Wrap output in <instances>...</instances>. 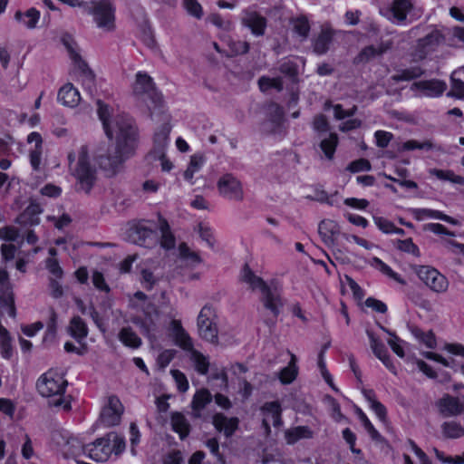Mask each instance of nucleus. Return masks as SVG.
<instances>
[{
	"instance_id": "58",
	"label": "nucleus",
	"mask_w": 464,
	"mask_h": 464,
	"mask_svg": "<svg viewBox=\"0 0 464 464\" xmlns=\"http://www.w3.org/2000/svg\"><path fill=\"white\" fill-rule=\"evenodd\" d=\"M408 443L411 450L419 459L420 464H432L428 455L417 445V443L413 440L409 439Z\"/></svg>"
},
{
	"instance_id": "35",
	"label": "nucleus",
	"mask_w": 464,
	"mask_h": 464,
	"mask_svg": "<svg viewBox=\"0 0 464 464\" xmlns=\"http://www.w3.org/2000/svg\"><path fill=\"white\" fill-rule=\"evenodd\" d=\"M204 161H205V160L202 155H199V154L192 155L190 158L189 164H188L187 169L184 171V179L187 181L193 183L192 179H193L194 174L201 169V167L204 164Z\"/></svg>"
},
{
	"instance_id": "23",
	"label": "nucleus",
	"mask_w": 464,
	"mask_h": 464,
	"mask_svg": "<svg viewBox=\"0 0 464 464\" xmlns=\"http://www.w3.org/2000/svg\"><path fill=\"white\" fill-rule=\"evenodd\" d=\"M68 333L78 343H81L88 335V327L80 316H73L70 321Z\"/></svg>"
},
{
	"instance_id": "39",
	"label": "nucleus",
	"mask_w": 464,
	"mask_h": 464,
	"mask_svg": "<svg viewBox=\"0 0 464 464\" xmlns=\"http://www.w3.org/2000/svg\"><path fill=\"white\" fill-rule=\"evenodd\" d=\"M310 436L311 431L304 426L295 427L285 431V439L288 444H294L298 440Z\"/></svg>"
},
{
	"instance_id": "16",
	"label": "nucleus",
	"mask_w": 464,
	"mask_h": 464,
	"mask_svg": "<svg viewBox=\"0 0 464 464\" xmlns=\"http://www.w3.org/2000/svg\"><path fill=\"white\" fill-rule=\"evenodd\" d=\"M213 425L217 430L223 432L227 438L231 437L238 429L239 420L237 417L228 418L223 413L213 416Z\"/></svg>"
},
{
	"instance_id": "25",
	"label": "nucleus",
	"mask_w": 464,
	"mask_h": 464,
	"mask_svg": "<svg viewBox=\"0 0 464 464\" xmlns=\"http://www.w3.org/2000/svg\"><path fill=\"white\" fill-rule=\"evenodd\" d=\"M212 401V395L207 389L198 391L192 399L191 407L193 415L196 418L200 417L201 411Z\"/></svg>"
},
{
	"instance_id": "51",
	"label": "nucleus",
	"mask_w": 464,
	"mask_h": 464,
	"mask_svg": "<svg viewBox=\"0 0 464 464\" xmlns=\"http://www.w3.org/2000/svg\"><path fill=\"white\" fill-rule=\"evenodd\" d=\"M376 146L382 149L388 147L393 138L392 133L386 130H376L374 132Z\"/></svg>"
},
{
	"instance_id": "6",
	"label": "nucleus",
	"mask_w": 464,
	"mask_h": 464,
	"mask_svg": "<svg viewBox=\"0 0 464 464\" xmlns=\"http://www.w3.org/2000/svg\"><path fill=\"white\" fill-rule=\"evenodd\" d=\"M414 272L418 278L432 292L442 294L448 290L449 280L437 268L426 265H418L415 266Z\"/></svg>"
},
{
	"instance_id": "10",
	"label": "nucleus",
	"mask_w": 464,
	"mask_h": 464,
	"mask_svg": "<svg viewBox=\"0 0 464 464\" xmlns=\"http://www.w3.org/2000/svg\"><path fill=\"white\" fill-rule=\"evenodd\" d=\"M260 302L263 307L269 311L274 317L279 315L284 305L280 290L274 284H270V285L261 293Z\"/></svg>"
},
{
	"instance_id": "7",
	"label": "nucleus",
	"mask_w": 464,
	"mask_h": 464,
	"mask_svg": "<svg viewBox=\"0 0 464 464\" xmlns=\"http://www.w3.org/2000/svg\"><path fill=\"white\" fill-rule=\"evenodd\" d=\"M216 320V313L209 305L202 307L197 319L198 335L203 340L215 344L218 341V330Z\"/></svg>"
},
{
	"instance_id": "17",
	"label": "nucleus",
	"mask_w": 464,
	"mask_h": 464,
	"mask_svg": "<svg viewBox=\"0 0 464 464\" xmlns=\"http://www.w3.org/2000/svg\"><path fill=\"white\" fill-rule=\"evenodd\" d=\"M170 327L175 344L188 353L192 351L194 349L192 339L182 327L180 321L173 320Z\"/></svg>"
},
{
	"instance_id": "37",
	"label": "nucleus",
	"mask_w": 464,
	"mask_h": 464,
	"mask_svg": "<svg viewBox=\"0 0 464 464\" xmlns=\"http://www.w3.org/2000/svg\"><path fill=\"white\" fill-rule=\"evenodd\" d=\"M396 248L401 252L411 254L413 256L419 257L420 251L419 246L413 242L411 237L406 239H396L394 241Z\"/></svg>"
},
{
	"instance_id": "20",
	"label": "nucleus",
	"mask_w": 464,
	"mask_h": 464,
	"mask_svg": "<svg viewBox=\"0 0 464 464\" xmlns=\"http://www.w3.org/2000/svg\"><path fill=\"white\" fill-rule=\"evenodd\" d=\"M57 99L63 105L73 108L79 104L81 96L72 83H66L59 90Z\"/></svg>"
},
{
	"instance_id": "4",
	"label": "nucleus",
	"mask_w": 464,
	"mask_h": 464,
	"mask_svg": "<svg viewBox=\"0 0 464 464\" xmlns=\"http://www.w3.org/2000/svg\"><path fill=\"white\" fill-rule=\"evenodd\" d=\"M132 92L145 104L151 115L160 111L163 103L162 97L157 92L152 78L147 73L139 72L136 74Z\"/></svg>"
},
{
	"instance_id": "2",
	"label": "nucleus",
	"mask_w": 464,
	"mask_h": 464,
	"mask_svg": "<svg viewBox=\"0 0 464 464\" xmlns=\"http://www.w3.org/2000/svg\"><path fill=\"white\" fill-rule=\"evenodd\" d=\"M67 160L69 173L75 179V190L90 194L98 180V171L91 161L88 147L81 146L77 156L72 150L68 152Z\"/></svg>"
},
{
	"instance_id": "36",
	"label": "nucleus",
	"mask_w": 464,
	"mask_h": 464,
	"mask_svg": "<svg viewBox=\"0 0 464 464\" xmlns=\"http://www.w3.org/2000/svg\"><path fill=\"white\" fill-rule=\"evenodd\" d=\"M441 429L443 435L449 439H459L464 436V428L456 421H445Z\"/></svg>"
},
{
	"instance_id": "50",
	"label": "nucleus",
	"mask_w": 464,
	"mask_h": 464,
	"mask_svg": "<svg viewBox=\"0 0 464 464\" xmlns=\"http://www.w3.org/2000/svg\"><path fill=\"white\" fill-rule=\"evenodd\" d=\"M334 38V31L321 26V55L327 53Z\"/></svg>"
},
{
	"instance_id": "18",
	"label": "nucleus",
	"mask_w": 464,
	"mask_h": 464,
	"mask_svg": "<svg viewBox=\"0 0 464 464\" xmlns=\"http://www.w3.org/2000/svg\"><path fill=\"white\" fill-rule=\"evenodd\" d=\"M395 73L392 76V79L396 82H410L423 76L426 72L420 65H412L408 68L394 67Z\"/></svg>"
},
{
	"instance_id": "32",
	"label": "nucleus",
	"mask_w": 464,
	"mask_h": 464,
	"mask_svg": "<svg viewBox=\"0 0 464 464\" xmlns=\"http://www.w3.org/2000/svg\"><path fill=\"white\" fill-rule=\"evenodd\" d=\"M430 174L440 180L450 181L453 184L464 186V177L455 174L451 169H432Z\"/></svg>"
},
{
	"instance_id": "9",
	"label": "nucleus",
	"mask_w": 464,
	"mask_h": 464,
	"mask_svg": "<svg viewBox=\"0 0 464 464\" xmlns=\"http://www.w3.org/2000/svg\"><path fill=\"white\" fill-rule=\"evenodd\" d=\"M123 413V405L116 396H110L108 403L102 408L100 421L106 427L118 425Z\"/></svg>"
},
{
	"instance_id": "14",
	"label": "nucleus",
	"mask_w": 464,
	"mask_h": 464,
	"mask_svg": "<svg viewBox=\"0 0 464 464\" xmlns=\"http://www.w3.org/2000/svg\"><path fill=\"white\" fill-rule=\"evenodd\" d=\"M241 23L247 27L255 36L265 34L266 28V19L254 10H244L242 13Z\"/></svg>"
},
{
	"instance_id": "42",
	"label": "nucleus",
	"mask_w": 464,
	"mask_h": 464,
	"mask_svg": "<svg viewBox=\"0 0 464 464\" xmlns=\"http://www.w3.org/2000/svg\"><path fill=\"white\" fill-rule=\"evenodd\" d=\"M161 231V246L166 249H171L175 246V237L169 231V226L166 220H161L160 224Z\"/></svg>"
},
{
	"instance_id": "49",
	"label": "nucleus",
	"mask_w": 464,
	"mask_h": 464,
	"mask_svg": "<svg viewBox=\"0 0 464 464\" xmlns=\"http://www.w3.org/2000/svg\"><path fill=\"white\" fill-rule=\"evenodd\" d=\"M342 434L343 440L349 445L350 450L355 455L361 454L362 450L355 447L357 440L355 433L350 428H345Z\"/></svg>"
},
{
	"instance_id": "22",
	"label": "nucleus",
	"mask_w": 464,
	"mask_h": 464,
	"mask_svg": "<svg viewBox=\"0 0 464 464\" xmlns=\"http://www.w3.org/2000/svg\"><path fill=\"white\" fill-rule=\"evenodd\" d=\"M363 394L369 403L370 409L374 412L376 417L382 422L387 421V408L384 404L377 400L375 392L373 390H365Z\"/></svg>"
},
{
	"instance_id": "56",
	"label": "nucleus",
	"mask_w": 464,
	"mask_h": 464,
	"mask_svg": "<svg viewBox=\"0 0 464 464\" xmlns=\"http://www.w3.org/2000/svg\"><path fill=\"white\" fill-rule=\"evenodd\" d=\"M19 231L17 228L6 226L0 228V239L5 241H15L18 238Z\"/></svg>"
},
{
	"instance_id": "48",
	"label": "nucleus",
	"mask_w": 464,
	"mask_h": 464,
	"mask_svg": "<svg viewBox=\"0 0 464 464\" xmlns=\"http://www.w3.org/2000/svg\"><path fill=\"white\" fill-rule=\"evenodd\" d=\"M182 5L190 15L198 19H200L202 17V7L197 0H183Z\"/></svg>"
},
{
	"instance_id": "43",
	"label": "nucleus",
	"mask_w": 464,
	"mask_h": 464,
	"mask_svg": "<svg viewBox=\"0 0 464 464\" xmlns=\"http://www.w3.org/2000/svg\"><path fill=\"white\" fill-rule=\"evenodd\" d=\"M180 257L190 266H196L201 263V258L197 252L190 250L187 244L182 243L179 246Z\"/></svg>"
},
{
	"instance_id": "3",
	"label": "nucleus",
	"mask_w": 464,
	"mask_h": 464,
	"mask_svg": "<svg viewBox=\"0 0 464 464\" xmlns=\"http://www.w3.org/2000/svg\"><path fill=\"white\" fill-rule=\"evenodd\" d=\"M67 381L56 372L48 371L37 381L36 387L43 397L49 399V404L62 408L64 411L71 410L69 396H65Z\"/></svg>"
},
{
	"instance_id": "45",
	"label": "nucleus",
	"mask_w": 464,
	"mask_h": 464,
	"mask_svg": "<svg viewBox=\"0 0 464 464\" xmlns=\"http://www.w3.org/2000/svg\"><path fill=\"white\" fill-rule=\"evenodd\" d=\"M324 404L328 405L331 410V417L337 422L344 419V415L342 413L339 402L330 395H324L323 398Z\"/></svg>"
},
{
	"instance_id": "11",
	"label": "nucleus",
	"mask_w": 464,
	"mask_h": 464,
	"mask_svg": "<svg viewBox=\"0 0 464 464\" xmlns=\"http://www.w3.org/2000/svg\"><path fill=\"white\" fill-rule=\"evenodd\" d=\"M82 450L83 454H87L93 460L101 462L106 461L113 452L108 436L100 438L92 444L82 446Z\"/></svg>"
},
{
	"instance_id": "40",
	"label": "nucleus",
	"mask_w": 464,
	"mask_h": 464,
	"mask_svg": "<svg viewBox=\"0 0 464 464\" xmlns=\"http://www.w3.org/2000/svg\"><path fill=\"white\" fill-rule=\"evenodd\" d=\"M330 346V343H324L321 346V378L324 379V381L329 385V387L336 393H339L340 391L336 387V385L334 382V379L332 374L329 372L325 362L323 361V353L324 350L328 349Z\"/></svg>"
},
{
	"instance_id": "41",
	"label": "nucleus",
	"mask_w": 464,
	"mask_h": 464,
	"mask_svg": "<svg viewBox=\"0 0 464 464\" xmlns=\"http://www.w3.org/2000/svg\"><path fill=\"white\" fill-rule=\"evenodd\" d=\"M297 376V368L295 366V358L293 357L289 364L283 368L279 372V380L283 384L293 382Z\"/></svg>"
},
{
	"instance_id": "8",
	"label": "nucleus",
	"mask_w": 464,
	"mask_h": 464,
	"mask_svg": "<svg viewBox=\"0 0 464 464\" xmlns=\"http://www.w3.org/2000/svg\"><path fill=\"white\" fill-rule=\"evenodd\" d=\"M218 194L228 200L242 201L244 188L241 181L233 174H223L217 182Z\"/></svg>"
},
{
	"instance_id": "29",
	"label": "nucleus",
	"mask_w": 464,
	"mask_h": 464,
	"mask_svg": "<svg viewBox=\"0 0 464 464\" xmlns=\"http://www.w3.org/2000/svg\"><path fill=\"white\" fill-rule=\"evenodd\" d=\"M406 296L409 301H411L414 305L423 309L425 311H430L431 309V304L430 300H428L424 294L420 290L411 287L406 290Z\"/></svg>"
},
{
	"instance_id": "1",
	"label": "nucleus",
	"mask_w": 464,
	"mask_h": 464,
	"mask_svg": "<svg viewBox=\"0 0 464 464\" xmlns=\"http://www.w3.org/2000/svg\"><path fill=\"white\" fill-rule=\"evenodd\" d=\"M98 116L102 122L106 136L115 140V147L106 153H97L96 161L109 176L117 174L123 162L129 159L137 147L138 130L133 120L125 114H114L110 108L97 101Z\"/></svg>"
},
{
	"instance_id": "57",
	"label": "nucleus",
	"mask_w": 464,
	"mask_h": 464,
	"mask_svg": "<svg viewBox=\"0 0 464 464\" xmlns=\"http://www.w3.org/2000/svg\"><path fill=\"white\" fill-rule=\"evenodd\" d=\"M449 96H453L457 99L464 98V82L460 79H452L451 90L448 93Z\"/></svg>"
},
{
	"instance_id": "28",
	"label": "nucleus",
	"mask_w": 464,
	"mask_h": 464,
	"mask_svg": "<svg viewBox=\"0 0 464 464\" xmlns=\"http://www.w3.org/2000/svg\"><path fill=\"white\" fill-rule=\"evenodd\" d=\"M411 8L412 4L410 0H393L391 11L398 22H403L406 20L407 14Z\"/></svg>"
},
{
	"instance_id": "27",
	"label": "nucleus",
	"mask_w": 464,
	"mask_h": 464,
	"mask_svg": "<svg viewBox=\"0 0 464 464\" xmlns=\"http://www.w3.org/2000/svg\"><path fill=\"white\" fill-rule=\"evenodd\" d=\"M386 51V48L382 44L380 46H374L372 44L363 47L360 53L354 58L355 63H368L372 59L382 55Z\"/></svg>"
},
{
	"instance_id": "13",
	"label": "nucleus",
	"mask_w": 464,
	"mask_h": 464,
	"mask_svg": "<svg viewBox=\"0 0 464 464\" xmlns=\"http://www.w3.org/2000/svg\"><path fill=\"white\" fill-rule=\"evenodd\" d=\"M411 88L420 92L426 97L439 98L447 90V84L442 80L430 79L414 82Z\"/></svg>"
},
{
	"instance_id": "59",
	"label": "nucleus",
	"mask_w": 464,
	"mask_h": 464,
	"mask_svg": "<svg viewBox=\"0 0 464 464\" xmlns=\"http://www.w3.org/2000/svg\"><path fill=\"white\" fill-rule=\"evenodd\" d=\"M365 305L380 314H385L388 311L387 304L374 297H368L365 300Z\"/></svg>"
},
{
	"instance_id": "60",
	"label": "nucleus",
	"mask_w": 464,
	"mask_h": 464,
	"mask_svg": "<svg viewBox=\"0 0 464 464\" xmlns=\"http://www.w3.org/2000/svg\"><path fill=\"white\" fill-rule=\"evenodd\" d=\"M377 227L384 234H392L395 224L388 218L378 217L374 218Z\"/></svg>"
},
{
	"instance_id": "53",
	"label": "nucleus",
	"mask_w": 464,
	"mask_h": 464,
	"mask_svg": "<svg viewBox=\"0 0 464 464\" xmlns=\"http://www.w3.org/2000/svg\"><path fill=\"white\" fill-rule=\"evenodd\" d=\"M206 447L217 458L218 464H225L223 455L219 451V443L216 438H211L206 441Z\"/></svg>"
},
{
	"instance_id": "64",
	"label": "nucleus",
	"mask_w": 464,
	"mask_h": 464,
	"mask_svg": "<svg viewBox=\"0 0 464 464\" xmlns=\"http://www.w3.org/2000/svg\"><path fill=\"white\" fill-rule=\"evenodd\" d=\"M17 247L13 244H3L1 246V255L5 262L14 259Z\"/></svg>"
},
{
	"instance_id": "31",
	"label": "nucleus",
	"mask_w": 464,
	"mask_h": 464,
	"mask_svg": "<svg viewBox=\"0 0 464 464\" xmlns=\"http://www.w3.org/2000/svg\"><path fill=\"white\" fill-rule=\"evenodd\" d=\"M14 18L27 28L33 29L36 26V24L39 21L40 13L34 8H30L24 14L16 12Z\"/></svg>"
},
{
	"instance_id": "12",
	"label": "nucleus",
	"mask_w": 464,
	"mask_h": 464,
	"mask_svg": "<svg viewBox=\"0 0 464 464\" xmlns=\"http://www.w3.org/2000/svg\"><path fill=\"white\" fill-rule=\"evenodd\" d=\"M436 406L444 418L459 416L464 412V403L458 397L448 393L437 401Z\"/></svg>"
},
{
	"instance_id": "5",
	"label": "nucleus",
	"mask_w": 464,
	"mask_h": 464,
	"mask_svg": "<svg viewBox=\"0 0 464 464\" xmlns=\"http://www.w3.org/2000/svg\"><path fill=\"white\" fill-rule=\"evenodd\" d=\"M84 11L92 16L97 27L103 32L115 30V7L110 0L87 1Z\"/></svg>"
},
{
	"instance_id": "63",
	"label": "nucleus",
	"mask_w": 464,
	"mask_h": 464,
	"mask_svg": "<svg viewBox=\"0 0 464 464\" xmlns=\"http://www.w3.org/2000/svg\"><path fill=\"white\" fill-rule=\"evenodd\" d=\"M171 374L177 382L179 390L185 392L188 389V382L185 374L179 370H172Z\"/></svg>"
},
{
	"instance_id": "34",
	"label": "nucleus",
	"mask_w": 464,
	"mask_h": 464,
	"mask_svg": "<svg viewBox=\"0 0 464 464\" xmlns=\"http://www.w3.org/2000/svg\"><path fill=\"white\" fill-rule=\"evenodd\" d=\"M190 360L194 362L197 372L202 375L208 372L209 362L207 356L193 349L189 352Z\"/></svg>"
},
{
	"instance_id": "47",
	"label": "nucleus",
	"mask_w": 464,
	"mask_h": 464,
	"mask_svg": "<svg viewBox=\"0 0 464 464\" xmlns=\"http://www.w3.org/2000/svg\"><path fill=\"white\" fill-rule=\"evenodd\" d=\"M140 283L146 290H151L158 282V278L153 272L148 268H142L140 271Z\"/></svg>"
},
{
	"instance_id": "19",
	"label": "nucleus",
	"mask_w": 464,
	"mask_h": 464,
	"mask_svg": "<svg viewBox=\"0 0 464 464\" xmlns=\"http://www.w3.org/2000/svg\"><path fill=\"white\" fill-rule=\"evenodd\" d=\"M171 127L168 123L161 125L154 134V147L152 155L154 157H162L163 151L169 144V136Z\"/></svg>"
},
{
	"instance_id": "55",
	"label": "nucleus",
	"mask_w": 464,
	"mask_h": 464,
	"mask_svg": "<svg viewBox=\"0 0 464 464\" xmlns=\"http://www.w3.org/2000/svg\"><path fill=\"white\" fill-rule=\"evenodd\" d=\"M268 112L273 115L272 121L275 122V130H276L283 121V109L276 103H271L268 106Z\"/></svg>"
},
{
	"instance_id": "21",
	"label": "nucleus",
	"mask_w": 464,
	"mask_h": 464,
	"mask_svg": "<svg viewBox=\"0 0 464 464\" xmlns=\"http://www.w3.org/2000/svg\"><path fill=\"white\" fill-rule=\"evenodd\" d=\"M240 279L243 283L247 284L253 291L258 290L260 294L270 285L260 276H256L247 265L244 266Z\"/></svg>"
},
{
	"instance_id": "54",
	"label": "nucleus",
	"mask_w": 464,
	"mask_h": 464,
	"mask_svg": "<svg viewBox=\"0 0 464 464\" xmlns=\"http://www.w3.org/2000/svg\"><path fill=\"white\" fill-rule=\"evenodd\" d=\"M45 266L48 269V271L52 274V276H54L55 278L61 279L63 277V271L56 258L48 257L46 259Z\"/></svg>"
},
{
	"instance_id": "62",
	"label": "nucleus",
	"mask_w": 464,
	"mask_h": 464,
	"mask_svg": "<svg viewBox=\"0 0 464 464\" xmlns=\"http://www.w3.org/2000/svg\"><path fill=\"white\" fill-rule=\"evenodd\" d=\"M294 29L299 35L307 36L310 29L308 21L304 17L297 18L294 21Z\"/></svg>"
},
{
	"instance_id": "61",
	"label": "nucleus",
	"mask_w": 464,
	"mask_h": 464,
	"mask_svg": "<svg viewBox=\"0 0 464 464\" xmlns=\"http://www.w3.org/2000/svg\"><path fill=\"white\" fill-rule=\"evenodd\" d=\"M93 285L100 291L108 293L110 287L105 282L104 276L101 272L94 271L92 276Z\"/></svg>"
},
{
	"instance_id": "24",
	"label": "nucleus",
	"mask_w": 464,
	"mask_h": 464,
	"mask_svg": "<svg viewBox=\"0 0 464 464\" xmlns=\"http://www.w3.org/2000/svg\"><path fill=\"white\" fill-rule=\"evenodd\" d=\"M118 338L123 345L131 349H138L142 344V340L130 326L122 327Z\"/></svg>"
},
{
	"instance_id": "33",
	"label": "nucleus",
	"mask_w": 464,
	"mask_h": 464,
	"mask_svg": "<svg viewBox=\"0 0 464 464\" xmlns=\"http://www.w3.org/2000/svg\"><path fill=\"white\" fill-rule=\"evenodd\" d=\"M339 139L336 133H331L327 139L321 140V151L328 160H333Z\"/></svg>"
},
{
	"instance_id": "15",
	"label": "nucleus",
	"mask_w": 464,
	"mask_h": 464,
	"mask_svg": "<svg viewBox=\"0 0 464 464\" xmlns=\"http://www.w3.org/2000/svg\"><path fill=\"white\" fill-rule=\"evenodd\" d=\"M261 411L263 414L262 424L266 430V433L269 434L270 424H273L275 427L281 424V406L278 401L266 402L262 406Z\"/></svg>"
},
{
	"instance_id": "30",
	"label": "nucleus",
	"mask_w": 464,
	"mask_h": 464,
	"mask_svg": "<svg viewBox=\"0 0 464 464\" xmlns=\"http://www.w3.org/2000/svg\"><path fill=\"white\" fill-rule=\"evenodd\" d=\"M171 426L180 439L186 438L189 433V424L185 416L179 412H174L171 416Z\"/></svg>"
},
{
	"instance_id": "52",
	"label": "nucleus",
	"mask_w": 464,
	"mask_h": 464,
	"mask_svg": "<svg viewBox=\"0 0 464 464\" xmlns=\"http://www.w3.org/2000/svg\"><path fill=\"white\" fill-rule=\"evenodd\" d=\"M108 440L111 445L112 446L113 451L115 454H119L125 449V440L122 437L118 435L117 433L111 432L108 435Z\"/></svg>"
},
{
	"instance_id": "26",
	"label": "nucleus",
	"mask_w": 464,
	"mask_h": 464,
	"mask_svg": "<svg viewBox=\"0 0 464 464\" xmlns=\"http://www.w3.org/2000/svg\"><path fill=\"white\" fill-rule=\"evenodd\" d=\"M63 45L66 47L71 59L78 65V67L85 72L87 70L86 63L82 59L79 53V48L74 40L68 34L63 35L62 38Z\"/></svg>"
},
{
	"instance_id": "44",
	"label": "nucleus",
	"mask_w": 464,
	"mask_h": 464,
	"mask_svg": "<svg viewBox=\"0 0 464 464\" xmlns=\"http://www.w3.org/2000/svg\"><path fill=\"white\" fill-rule=\"evenodd\" d=\"M153 236L152 230L145 227H136L132 229L130 237L132 241L138 245H145L146 240L150 238Z\"/></svg>"
},
{
	"instance_id": "38",
	"label": "nucleus",
	"mask_w": 464,
	"mask_h": 464,
	"mask_svg": "<svg viewBox=\"0 0 464 464\" xmlns=\"http://www.w3.org/2000/svg\"><path fill=\"white\" fill-rule=\"evenodd\" d=\"M355 412H356L358 419L361 420L362 424L363 425L364 429L370 435V437L373 440H379L381 439V434L375 429V427L373 426L372 421L369 420V418L367 417L365 412L361 408H357Z\"/></svg>"
},
{
	"instance_id": "46",
	"label": "nucleus",
	"mask_w": 464,
	"mask_h": 464,
	"mask_svg": "<svg viewBox=\"0 0 464 464\" xmlns=\"http://www.w3.org/2000/svg\"><path fill=\"white\" fill-rule=\"evenodd\" d=\"M371 169H372L371 162L367 159H364V158H361V159L353 160L346 167V170L351 173L370 171Z\"/></svg>"
}]
</instances>
